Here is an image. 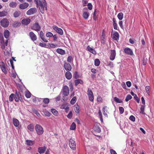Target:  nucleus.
Wrapping results in <instances>:
<instances>
[{
  "label": "nucleus",
  "instance_id": "1",
  "mask_svg": "<svg viewBox=\"0 0 154 154\" xmlns=\"http://www.w3.org/2000/svg\"><path fill=\"white\" fill-rule=\"evenodd\" d=\"M39 2H36L37 6L38 7L40 12L43 14L45 11L47 9V6L46 2L45 0H42L39 1Z\"/></svg>",
  "mask_w": 154,
  "mask_h": 154
},
{
  "label": "nucleus",
  "instance_id": "2",
  "mask_svg": "<svg viewBox=\"0 0 154 154\" xmlns=\"http://www.w3.org/2000/svg\"><path fill=\"white\" fill-rule=\"evenodd\" d=\"M35 129L38 135L42 134L44 132V130L42 127L40 125L36 124L35 126Z\"/></svg>",
  "mask_w": 154,
  "mask_h": 154
},
{
  "label": "nucleus",
  "instance_id": "3",
  "mask_svg": "<svg viewBox=\"0 0 154 154\" xmlns=\"http://www.w3.org/2000/svg\"><path fill=\"white\" fill-rule=\"evenodd\" d=\"M1 26L4 27L6 28L8 26L9 22L7 18H3L0 22Z\"/></svg>",
  "mask_w": 154,
  "mask_h": 154
},
{
  "label": "nucleus",
  "instance_id": "4",
  "mask_svg": "<svg viewBox=\"0 0 154 154\" xmlns=\"http://www.w3.org/2000/svg\"><path fill=\"white\" fill-rule=\"evenodd\" d=\"M69 145L70 148L72 150H75L76 149L75 141L72 139H70L69 141Z\"/></svg>",
  "mask_w": 154,
  "mask_h": 154
},
{
  "label": "nucleus",
  "instance_id": "5",
  "mask_svg": "<svg viewBox=\"0 0 154 154\" xmlns=\"http://www.w3.org/2000/svg\"><path fill=\"white\" fill-rule=\"evenodd\" d=\"M87 94L89 100L91 102H93L94 100L93 93L91 89L89 88H88V89Z\"/></svg>",
  "mask_w": 154,
  "mask_h": 154
},
{
  "label": "nucleus",
  "instance_id": "6",
  "mask_svg": "<svg viewBox=\"0 0 154 154\" xmlns=\"http://www.w3.org/2000/svg\"><path fill=\"white\" fill-rule=\"evenodd\" d=\"M31 29L32 30L38 32L40 30L41 27L38 23H36L33 24L31 26Z\"/></svg>",
  "mask_w": 154,
  "mask_h": 154
},
{
  "label": "nucleus",
  "instance_id": "7",
  "mask_svg": "<svg viewBox=\"0 0 154 154\" xmlns=\"http://www.w3.org/2000/svg\"><path fill=\"white\" fill-rule=\"evenodd\" d=\"M53 29L59 34L61 35L63 34V30L60 28H58L56 25H54L52 26Z\"/></svg>",
  "mask_w": 154,
  "mask_h": 154
},
{
  "label": "nucleus",
  "instance_id": "8",
  "mask_svg": "<svg viewBox=\"0 0 154 154\" xmlns=\"http://www.w3.org/2000/svg\"><path fill=\"white\" fill-rule=\"evenodd\" d=\"M62 92L63 94L65 96H67L69 93L68 87L66 85L64 86L63 88Z\"/></svg>",
  "mask_w": 154,
  "mask_h": 154
},
{
  "label": "nucleus",
  "instance_id": "9",
  "mask_svg": "<svg viewBox=\"0 0 154 154\" xmlns=\"http://www.w3.org/2000/svg\"><path fill=\"white\" fill-rule=\"evenodd\" d=\"M6 64L3 62H1L0 66L2 71L5 74L7 73V71L6 69Z\"/></svg>",
  "mask_w": 154,
  "mask_h": 154
},
{
  "label": "nucleus",
  "instance_id": "10",
  "mask_svg": "<svg viewBox=\"0 0 154 154\" xmlns=\"http://www.w3.org/2000/svg\"><path fill=\"white\" fill-rule=\"evenodd\" d=\"M88 10L87 8H84L83 10V13L82 16L83 18L85 19H87L89 16V13L87 12L86 11Z\"/></svg>",
  "mask_w": 154,
  "mask_h": 154
},
{
  "label": "nucleus",
  "instance_id": "11",
  "mask_svg": "<svg viewBox=\"0 0 154 154\" xmlns=\"http://www.w3.org/2000/svg\"><path fill=\"white\" fill-rule=\"evenodd\" d=\"M124 52L127 54L132 55L133 54L132 50L130 48L127 47L124 49Z\"/></svg>",
  "mask_w": 154,
  "mask_h": 154
},
{
  "label": "nucleus",
  "instance_id": "12",
  "mask_svg": "<svg viewBox=\"0 0 154 154\" xmlns=\"http://www.w3.org/2000/svg\"><path fill=\"white\" fill-rule=\"evenodd\" d=\"M64 67L66 70L67 71H69L72 69V67L70 64L66 62H64Z\"/></svg>",
  "mask_w": 154,
  "mask_h": 154
},
{
  "label": "nucleus",
  "instance_id": "13",
  "mask_svg": "<svg viewBox=\"0 0 154 154\" xmlns=\"http://www.w3.org/2000/svg\"><path fill=\"white\" fill-rule=\"evenodd\" d=\"M14 98L15 101H16V102H18L19 100H20L21 102H22L23 101V100L22 99L21 97L20 96V93L18 92V93H17V92H16L15 96V97L14 96Z\"/></svg>",
  "mask_w": 154,
  "mask_h": 154
},
{
  "label": "nucleus",
  "instance_id": "14",
  "mask_svg": "<svg viewBox=\"0 0 154 154\" xmlns=\"http://www.w3.org/2000/svg\"><path fill=\"white\" fill-rule=\"evenodd\" d=\"M36 11V10L35 8H30L26 12V14L28 15H31L35 13Z\"/></svg>",
  "mask_w": 154,
  "mask_h": 154
},
{
  "label": "nucleus",
  "instance_id": "15",
  "mask_svg": "<svg viewBox=\"0 0 154 154\" xmlns=\"http://www.w3.org/2000/svg\"><path fill=\"white\" fill-rule=\"evenodd\" d=\"M116 55V52L115 50H111L110 55V59L111 60H113L115 57Z\"/></svg>",
  "mask_w": 154,
  "mask_h": 154
},
{
  "label": "nucleus",
  "instance_id": "16",
  "mask_svg": "<svg viewBox=\"0 0 154 154\" xmlns=\"http://www.w3.org/2000/svg\"><path fill=\"white\" fill-rule=\"evenodd\" d=\"M29 35L32 41H34L36 40L37 39V36L33 32H30L29 33Z\"/></svg>",
  "mask_w": 154,
  "mask_h": 154
},
{
  "label": "nucleus",
  "instance_id": "17",
  "mask_svg": "<svg viewBox=\"0 0 154 154\" xmlns=\"http://www.w3.org/2000/svg\"><path fill=\"white\" fill-rule=\"evenodd\" d=\"M109 107L107 106H104L103 108V115L106 117H108V115L107 113H109L108 109Z\"/></svg>",
  "mask_w": 154,
  "mask_h": 154
},
{
  "label": "nucleus",
  "instance_id": "18",
  "mask_svg": "<svg viewBox=\"0 0 154 154\" xmlns=\"http://www.w3.org/2000/svg\"><path fill=\"white\" fill-rule=\"evenodd\" d=\"M31 20L29 18L23 19L22 21V23L23 24L27 25L29 24Z\"/></svg>",
  "mask_w": 154,
  "mask_h": 154
},
{
  "label": "nucleus",
  "instance_id": "19",
  "mask_svg": "<svg viewBox=\"0 0 154 154\" xmlns=\"http://www.w3.org/2000/svg\"><path fill=\"white\" fill-rule=\"evenodd\" d=\"M29 5V4L27 3H23L20 5L19 8L21 9H24L27 8Z\"/></svg>",
  "mask_w": 154,
  "mask_h": 154
},
{
  "label": "nucleus",
  "instance_id": "20",
  "mask_svg": "<svg viewBox=\"0 0 154 154\" xmlns=\"http://www.w3.org/2000/svg\"><path fill=\"white\" fill-rule=\"evenodd\" d=\"M119 35L118 32H114L113 35H112V38L114 40H117L119 39Z\"/></svg>",
  "mask_w": 154,
  "mask_h": 154
},
{
  "label": "nucleus",
  "instance_id": "21",
  "mask_svg": "<svg viewBox=\"0 0 154 154\" xmlns=\"http://www.w3.org/2000/svg\"><path fill=\"white\" fill-rule=\"evenodd\" d=\"M46 149L45 146L40 147L38 148V152L40 154H42L44 152Z\"/></svg>",
  "mask_w": 154,
  "mask_h": 154
},
{
  "label": "nucleus",
  "instance_id": "22",
  "mask_svg": "<svg viewBox=\"0 0 154 154\" xmlns=\"http://www.w3.org/2000/svg\"><path fill=\"white\" fill-rule=\"evenodd\" d=\"M66 78L68 80L70 79L72 77V75L69 71L67 72L65 74Z\"/></svg>",
  "mask_w": 154,
  "mask_h": 154
},
{
  "label": "nucleus",
  "instance_id": "23",
  "mask_svg": "<svg viewBox=\"0 0 154 154\" xmlns=\"http://www.w3.org/2000/svg\"><path fill=\"white\" fill-rule=\"evenodd\" d=\"M83 83V81L80 79H76L75 81V86H77L79 84H82Z\"/></svg>",
  "mask_w": 154,
  "mask_h": 154
},
{
  "label": "nucleus",
  "instance_id": "24",
  "mask_svg": "<svg viewBox=\"0 0 154 154\" xmlns=\"http://www.w3.org/2000/svg\"><path fill=\"white\" fill-rule=\"evenodd\" d=\"M48 48H54L58 47V45L56 44L49 43L48 45Z\"/></svg>",
  "mask_w": 154,
  "mask_h": 154
},
{
  "label": "nucleus",
  "instance_id": "25",
  "mask_svg": "<svg viewBox=\"0 0 154 154\" xmlns=\"http://www.w3.org/2000/svg\"><path fill=\"white\" fill-rule=\"evenodd\" d=\"M57 52L61 55H64L65 54V52L64 50L58 48L56 50Z\"/></svg>",
  "mask_w": 154,
  "mask_h": 154
},
{
  "label": "nucleus",
  "instance_id": "26",
  "mask_svg": "<svg viewBox=\"0 0 154 154\" xmlns=\"http://www.w3.org/2000/svg\"><path fill=\"white\" fill-rule=\"evenodd\" d=\"M4 37L5 38H9L10 35V32L8 30H5L4 33Z\"/></svg>",
  "mask_w": 154,
  "mask_h": 154
},
{
  "label": "nucleus",
  "instance_id": "27",
  "mask_svg": "<svg viewBox=\"0 0 154 154\" xmlns=\"http://www.w3.org/2000/svg\"><path fill=\"white\" fill-rule=\"evenodd\" d=\"M88 51L92 53L93 54H95L96 52L94 49L90 47L89 46H88L87 47Z\"/></svg>",
  "mask_w": 154,
  "mask_h": 154
},
{
  "label": "nucleus",
  "instance_id": "28",
  "mask_svg": "<svg viewBox=\"0 0 154 154\" xmlns=\"http://www.w3.org/2000/svg\"><path fill=\"white\" fill-rule=\"evenodd\" d=\"M13 123L14 125L16 127H17L19 125V121L16 119H13Z\"/></svg>",
  "mask_w": 154,
  "mask_h": 154
},
{
  "label": "nucleus",
  "instance_id": "29",
  "mask_svg": "<svg viewBox=\"0 0 154 154\" xmlns=\"http://www.w3.org/2000/svg\"><path fill=\"white\" fill-rule=\"evenodd\" d=\"M20 14L21 12L20 11H16L14 13V17L15 18L17 17L20 15Z\"/></svg>",
  "mask_w": 154,
  "mask_h": 154
},
{
  "label": "nucleus",
  "instance_id": "30",
  "mask_svg": "<svg viewBox=\"0 0 154 154\" xmlns=\"http://www.w3.org/2000/svg\"><path fill=\"white\" fill-rule=\"evenodd\" d=\"M27 129L31 131H33L34 130V127L33 124H30L27 127Z\"/></svg>",
  "mask_w": 154,
  "mask_h": 154
},
{
  "label": "nucleus",
  "instance_id": "31",
  "mask_svg": "<svg viewBox=\"0 0 154 154\" xmlns=\"http://www.w3.org/2000/svg\"><path fill=\"white\" fill-rule=\"evenodd\" d=\"M94 131L97 133H100L101 130L100 128L97 126H95L94 127Z\"/></svg>",
  "mask_w": 154,
  "mask_h": 154
},
{
  "label": "nucleus",
  "instance_id": "32",
  "mask_svg": "<svg viewBox=\"0 0 154 154\" xmlns=\"http://www.w3.org/2000/svg\"><path fill=\"white\" fill-rule=\"evenodd\" d=\"M17 3L15 2H12L9 3V5L10 7L14 8L16 7Z\"/></svg>",
  "mask_w": 154,
  "mask_h": 154
},
{
  "label": "nucleus",
  "instance_id": "33",
  "mask_svg": "<svg viewBox=\"0 0 154 154\" xmlns=\"http://www.w3.org/2000/svg\"><path fill=\"white\" fill-rule=\"evenodd\" d=\"M8 14V12L6 11H3L0 12V17L6 16Z\"/></svg>",
  "mask_w": 154,
  "mask_h": 154
},
{
  "label": "nucleus",
  "instance_id": "34",
  "mask_svg": "<svg viewBox=\"0 0 154 154\" xmlns=\"http://www.w3.org/2000/svg\"><path fill=\"white\" fill-rule=\"evenodd\" d=\"M21 25V23L18 21H15L13 24V25L14 27H16L17 26H20Z\"/></svg>",
  "mask_w": 154,
  "mask_h": 154
},
{
  "label": "nucleus",
  "instance_id": "35",
  "mask_svg": "<svg viewBox=\"0 0 154 154\" xmlns=\"http://www.w3.org/2000/svg\"><path fill=\"white\" fill-rule=\"evenodd\" d=\"M51 112L53 115H54L57 116L58 115V112L55 109H51Z\"/></svg>",
  "mask_w": 154,
  "mask_h": 154
},
{
  "label": "nucleus",
  "instance_id": "36",
  "mask_svg": "<svg viewBox=\"0 0 154 154\" xmlns=\"http://www.w3.org/2000/svg\"><path fill=\"white\" fill-rule=\"evenodd\" d=\"M79 107L78 105H75L74 106V110L75 112L77 113H79Z\"/></svg>",
  "mask_w": 154,
  "mask_h": 154
},
{
  "label": "nucleus",
  "instance_id": "37",
  "mask_svg": "<svg viewBox=\"0 0 154 154\" xmlns=\"http://www.w3.org/2000/svg\"><path fill=\"white\" fill-rule=\"evenodd\" d=\"M76 127V124L75 122H73L70 127V129L74 130L75 129Z\"/></svg>",
  "mask_w": 154,
  "mask_h": 154
},
{
  "label": "nucleus",
  "instance_id": "38",
  "mask_svg": "<svg viewBox=\"0 0 154 154\" xmlns=\"http://www.w3.org/2000/svg\"><path fill=\"white\" fill-rule=\"evenodd\" d=\"M25 96L26 98H29L31 96V94L29 91H27L25 92Z\"/></svg>",
  "mask_w": 154,
  "mask_h": 154
},
{
  "label": "nucleus",
  "instance_id": "39",
  "mask_svg": "<svg viewBox=\"0 0 154 154\" xmlns=\"http://www.w3.org/2000/svg\"><path fill=\"white\" fill-rule=\"evenodd\" d=\"M104 34V33L103 32V31L102 32V35L101 36V39L100 40V42L102 44H105V41L104 39L105 38V36L103 35V34Z\"/></svg>",
  "mask_w": 154,
  "mask_h": 154
},
{
  "label": "nucleus",
  "instance_id": "40",
  "mask_svg": "<svg viewBox=\"0 0 154 154\" xmlns=\"http://www.w3.org/2000/svg\"><path fill=\"white\" fill-rule=\"evenodd\" d=\"M117 17L120 20H122V19L123 17V14L122 12H120L118 14Z\"/></svg>",
  "mask_w": 154,
  "mask_h": 154
},
{
  "label": "nucleus",
  "instance_id": "41",
  "mask_svg": "<svg viewBox=\"0 0 154 154\" xmlns=\"http://www.w3.org/2000/svg\"><path fill=\"white\" fill-rule=\"evenodd\" d=\"M100 64V61L99 59H96L94 60V65L96 66H98Z\"/></svg>",
  "mask_w": 154,
  "mask_h": 154
},
{
  "label": "nucleus",
  "instance_id": "42",
  "mask_svg": "<svg viewBox=\"0 0 154 154\" xmlns=\"http://www.w3.org/2000/svg\"><path fill=\"white\" fill-rule=\"evenodd\" d=\"M39 46L42 47H44L48 48V45L45 43L40 42L39 43Z\"/></svg>",
  "mask_w": 154,
  "mask_h": 154
},
{
  "label": "nucleus",
  "instance_id": "43",
  "mask_svg": "<svg viewBox=\"0 0 154 154\" xmlns=\"http://www.w3.org/2000/svg\"><path fill=\"white\" fill-rule=\"evenodd\" d=\"M15 94H11L9 97V100L10 102L13 101L14 98Z\"/></svg>",
  "mask_w": 154,
  "mask_h": 154
},
{
  "label": "nucleus",
  "instance_id": "44",
  "mask_svg": "<svg viewBox=\"0 0 154 154\" xmlns=\"http://www.w3.org/2000/svg\"><path fill=\"white\" fill-rule=\"evenodd\" d=\"M76 97H74L71 99L70 101V103L72 104H74L76 100Z\"/></svg>",
  "mask_w": 154,
  "mask_h": 154
},
{
  "label": "nucleus",
  "instance_id": "45",
  "mask_svg": "<svg viewBox=\"0 0 154 154\" xmlns=\"http://www.w3.org/2000/svg\"><path fill=\"white\" fill-rule=\"evenodd\" d=\"M98 114H99V117L100 120H101V121L103 122V119L102 115V114L101 112L100 109L99 110V111Z\"/></svg>",
  "mask_w": 154,
  "mask_h": 154
},
{
  "label": "nucleus",
  "instance_id": "46",
  "mask_svg": "<svg viewBox=\"0 0 154 154\" xmlns=\"http://www.w3.org/2000/svg\"><path fill=\"white\" fill-rule=\"evenodd\" d=\"M26 142L27 145L28 146H32L33 144V142L31 140H27Z\"/></svg>",
  "mask_w": 154,
  "mask_h": 154
},
{
  "label": "nucleus",
  "instance_id": "47",
  "mask_svg": "<svg viewBox=\"0 0 154 154\" xmlns=\"http://www.w3.org/2000/svg\"><path fill=\"white\" fill-rule=\"evenodd\" d=\"M114 100L117 103H121L122 102V101L119 99L117 97H115L114 98Z\"/></svg>",
  "mask_w": 154,
  "mask_h": 154
},
{
  "label": "nucleus",
  "instance_id": "48",
  "mask_svg": "<svg viewBox=\"0 0 154 154\" xmlns=\"http://www.w3.org/2000/svg\"><path fill=\"white\" fill-rule=\"evenodd\" d=\"M132 98V97L130 94H128L127 95L126 99L125 101L126 102H128L129 100H131Z\"/></svg>",
  "mask_w": 154,
  "mask_h": 154
},
{
  "label": "nucleus",
  "instance_id": "49",
  "mask_svg": "<svg viewBox=\"0 0 154 154\" xmlns=\"http://www.w3.org/2000/svg\"><path fill=\"white\" fill-rule=\"evenodd\" d=\"M0 41H1V43L2 44V42H4V37L2 33H0Z\"/></svg>",
  "mask_w": 154,
  "mask_h": 154
},
{
  "label": "nucleus",
  "instance_id": "50",
  "mask_svg": "<svg viewBox=\"0 0 154 154\" xmlns=\"http://www.w3.org/2000/svg\"><path fill=\"white\" fill-rule=\"evenodd\" d=\"M46 36L47 37H51L53 36V34L51 32H48L46 34Z\"/></svg>",
  "mask_w": 154,
  "mask_h": 154
},
{
  "label": "nucleus",
  "instance_id": "51",
  "mask_svg": "<svg viewBox=\"0 0 154 154\" xmlns=\"http://www.w3.org/2000/svg\"><path fill=\"white\" fill-rule=\"evenodd\" d=\"M97 101L100 103H102L103 102V98L100 96H98L97 98Z\"/></svg>",
  "mask_w": 154,
  "mask_h": 154
},
{
  "label": "nucleus",
  "instance_id": "52",
  "mask_svg": "<svg viewBox=\"0 0 154 154\" xmlns=\"http://www.w3.org/2000/svg\"><path fill=\"white\" fill-rule=\"evenodd\" d=\"M43 102L45 104H48L49 102V99L48 98H44L43 100Z\"/></svg>",
  "mask_w": 154,
  "mask_h": 154
},
{
  "label": "nucleus",
  "instance_id": "53",
  "mask_svg": "<svg viewBox=\"0 0 154 154\" xmlns=\"http://www.w3.org/2000/svg\"><path fill=\"white\" fill-rule=\"evenodd\" d=\"M150 87L149 86H146L145 87V90L146 91V93L148 94H149L150 93L149 90H150Z\"/></svg>",
  "mask_w": 154,
  "mask_h": 154
},
{
  "label": "nucleus",
  "instance_id": "54",
  "mask_svg": "<svg viewBox=\"0 0 154 154\" xmlns=\"http://www.w3.org/2000/svg\"><path fill=\"white\" fill-rule=\"evenodd\" d=\"M74 77L75 79H77L79 77V76L78 74V72L77 71L75 72L74 73Z\"/></svg>",
  "mask_w": 154,
  "mask_h": 154
},
{
  "label": "nucleus",
  "instance_id": "55",
  "mask_svg": "<svg viewBox=\"0 0 154 154\" xmlns=\"http://www.w3.org/2000/svg\"><path fill=\"white\" fill-rule=\"evenodd\" d=\"M72 116V112L71 111H70L69 112V113L68 114V115H67V117L68 118L71 119Z\"/></svg>",
  "mask_w": 154,
  "mask_h": 154
},
{
  "label": "nucleus",
  "instance_id": "56",
  "mask_svg": "<svg viewBox=\"0 0 154 154\" xmlns=\"http://www.w3.org/2000/svg\"><path fill=\"white\" fill-rule=\"evenodd\" d=\"M88 8L89 10H91L92 9L93 6L91 3H88L87 5Z\"/></svg>",
  "mask_w": 154,
  "mask_h": 154
},
{
  "label": "nucleus",
  "instance_id": "57",
  "mask_svg": "<svg viewBox=\"0 0 154 154\" xmlns=\"http://www.w3.org/2000/svg\"><path fill=\"white\" fill-rule=\"evenodd\" d=\"M88 2V0H82L83 6L84 7L86 6Z\"/></svg>",
  "mask_w": 154,
  "mask_h": 154
},
{
  "label": "nucleus",
  "instance_id": "58",
  "mask_svg": "<svg viewBox=\"0 0 154 154\" xmlns=\"http://www.w3.org/2000/svg\"><path fill=\"white\" fill-rule=\"evenodd\" d=\"M129 119L133 122H134L135 120V118L134 116L131 115L129 117Z\"/></svg>",
  "mask_w": 154,
  "mask_h": 154
},
{
  "label": "nucleus",
  "instance_id": "59",
  "mask_svg": "<svg viewBox=\"0 0 154 154\" xmlns=\"http://www.w3.org/2000/svg\"><path fill=\"white\" fill-rule=\"evenodd\" d=\"M134 98L135 99L137 103H139L140 99L138 97L136 94L135 95V96H134Z\"/></svg>",
  "mask_w": 154,
  "mask_h": 154
},
{
  "label": "nucleus",
  "instance_id": "60",
  "mask_svg": "<svg viewBox=\"0 0 154 154\" xmlns=\"http://www.w3.org/2000/svg\"><path fill=\"white\" fill-rule=\"evenodd\" d=\"M119 112L120 113V114H122L124 112V109L123 107H119Z\"/></svg>",
  "mask_w": 154,
  "mask_h": 154
},
{
  "label": "nucleus",
  "instance_id": "61",
  "mask_svg": "<svg viewBox=\"0 0 154 154\" xmlns=\"http://www.w3.org/2000/svg\"><path fill=\"white\" fill-rule=\"evenodd\" d=\"M73 59L72 57L70 56L68 57L67 59V61L68 62L71 63L72 60Z\"/></svg>",
  "mask_w": 154,
  "mask_h": 154
},
{
  "label": "nucleus",
  "instance_id": "62",
  "mask_svg": "<svg viewBox=\"0 0 154 154\" xmlns=\"http://www.w3.org/2000/svg\"><path fill=\"white\" fill-rule=\"evenodd\" d=\"M147 59L143 58V65H145L147 64Z\"/></svg>",
  "mask_w": 154,
  "mask_h": 154
},
{
  "label": "nucleus",
  "instance_id": "63",
  "mask_svg": "<svg viewBox=\"0 0 154 154\" xmlns=\"http://www.w3.org/2000/svg\"><path fill=\"white\" fill-rule=\"evenodd\" d=\"M61 108L65 109L66 110L68 109L69 107L68 106H66V105H63L61 106Z\"/></svg>",
  "mask_w": 154,
  "mask_h": 154
},
{
  "label": "nucleus",
  "instance_id": "64",
  "mask_svg": "<svg viewBox=\"0 0 154 154\" xmlns=\"http://www.w3.org/2000/svg\"><path fill=\"white\" fill-rule=\"evenodd\" d=\"M41 39L44 41V42H48V40L47 39H46L45 37V36H44L43 37H40Z\"/></svg>",
  "mask_w": 154,
  "mask_h": 154
}]
</instances>
